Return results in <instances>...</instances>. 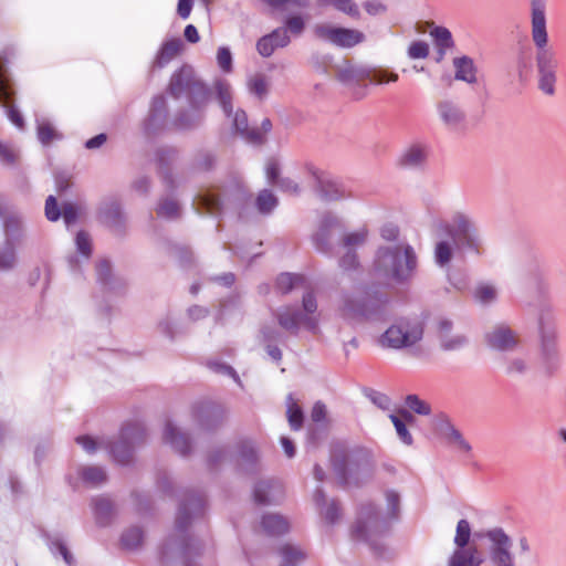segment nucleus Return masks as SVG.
<instances>
[{
    "label": "nucleus",
    "instance_id": "obj_35",
    "mask_svg": "<svg viewBox=\"0 0 566 566\" xmlns=\"http://www.w3.org/2000/svg\"><path fill=\"white\" fill-rule=\"evenodd\" d=\"M515 67L518 82L521 84L526 83L533 70V52L531 46L520 48L516 54Z\"/></svg>",
    "mask_w": 566,
    "mask_h": 566
},
{
    "label": "nucleus",
    "instance_id": "obj_14",
    "mask_svg": "<svg viewBox=\"0 0 566 566\" xmlns=\"http://www.w3.org/2000/svg\"><path fill=\"white\" fill-rule=\"evenodd\" d=\"M423 336V326L419 322L401 321L399 324L391 325L381 336L380 342L384 346L400 349L410 347L421 340Z\"/></svg>",
    "mask_w": 566,
    "mask_h": 566
},
{
    "label": "nucleus",
    "instance_id": "obj_47",
    "mask_svg": "<svg viewBox=\"0 0 566 566\" xmlns=\"http://www.w3.org/2000/svg\"><path fill=\"white\" fill-rule=\"evenodd\" d=\"M282 563L281 565H293L296 566L297 563L303 562L306 558V553L303 552L297 546H294L292 544H284L280 547L279 551Z\"/></svg>",
    "mask_w": 566,
    "mask_h": 566
},
{
    "label": "nucleus",
    "instance_id": "obj_51",
    "mask_svg": "<svg viewBox=\"0 0 566 566\" xmlns=\"http://www.w3.org/2000/svg\"><path fill=\"white\" fill-rule=\"evenodd\" d=\"M17 245L0 243V271H11L17 265Z\"/></svg>",
    "mask_w": 566,
    "mask_h": 566
},
{
    "label": "nucleus",
    "instance_id": "obj_10",
    "mask_svg": "<svg viewBox=\"0 0 566 566\" xmlns=\"http://www.w3.org/2000/svg\"><path fill=\"white\" fill-rule=\"evenodd\" d=\"M305 28L306 20L303 14H287L283 20L282 27L274 29L256 41L255 48L258 53L262 57H270L276 49L286 48L291 43L290 34L298 38L304 33Z\"/></svg>",
    "mask_w": 566,
    "mask_h": 566
},
{
    "label": "nucleus",
    "instance_id": "obj_23",
    "mask_svg": "<svg viewBox=\"0 0 566 566\" xmlns=\"http://www.w3.org/2000/svg\"><path fill=\"white\" fill-rule=\"evenodd\" d=\"M429 148L421 143H415L405 148L397 159V165L403 169L421 170L426 167Z\"/></svg>",
    "mask_w": 566,
    "mask_h": 566
},
{
    "label": "nucleus",
    "instance_id": "obj_26",
    "mask_svg": "<svg viewBox=\"0 0 566 566\" xmlns=\"http://www.w3.org/2000/svg\"><path fill=\"white\" fill-rule=\"evenodd\" d=\"M259 454L250 441H242L238 444L237 470L247 475L258 473Z\"/></svg>",
    "mask_w": 566,
    "mask_h": 566
},
{
    "label": "nucleus",
    "instance_id": "obj_38",
    "mask_svg": "<svg viewBox=\"0 0 566 566\" xmlns=\"http://www.w3.org/2000/svg\"><path fill=\"white\" fill-rule=\"evenodd\" d=\"M305 279L302 274L283 272L279 274L275 280V290L277 293L285 295L292 292L294 289L303 285Z\"/></svg>",
    "mask_w": 566,
    "mask_h": 566
},
{
    "label": "nucleus",
    "instance_id": "obj_29",
    "mask_svg": "<svg viewBox=\"0 0 566 566\" xmlns=\"http://www.w3.org/2000/svg\"><path fill=\"white\" fill-rule=\"evenodd\" d=\"M184 49V42L180 38H172L165 41L153 62V69H163L170 63Z\"/></svg>",
    "mask_w": 566,
    "mask_h": 566
},
{
    "label": "nucleus",
    "instance_id": "obj_15",
    "mask_svg": "<svg viewBox=\"0 0 566 566\" xmlns=\"http://www.w3.org/2000/svg\"><path fill=\"white\" fill-rule=\"evenodd\" d=\"M97 221L108 228L115 235L125 237L127 218L122 202L117 197L104 198L96 209Z\"/></svg>",
    "mask_w": 566,
    "mask_h": 566
},
{
    "label": "nucleus",
    "instance_id": "obj_54",
    "mask_svg": "<svg viewBox=\"0 0 566 566\" xmlns=\"http://www.w3.org/2000/svg\"><path fill=\"white\" fill-rule=\"evenodd\" d=\"M249 92L259 99H264L269 94V84L263 74H256L248 82Z\"/></svg>",
    "mask_w": 566,
    "mask_h": 566
},
{
    "label": "nucleus",
    "instance_id": "obj_6",
    "mask_svg": "<svg viewBox=\"0 0 566 566\" xmlns=\"http://www.w3.org/2000/svg\"><path fill=\"white\" fill-rule=\"evenodd\" d=\"M440 234L452 240L460 253L481 256L484 253L483 239L475 222L467 214L457 212L450 221L439 224Z\"/></svg>",
    "mask_w": 566,
    "mask_h": 566
},
{
    "label": "nucleus",
    "instance_id": "obj_39",
    "mask_svg": "<svg viewBox=\"0 0 566 566\" xmlns=\"http://www.w3.org/2000/svg\"><path fill=\"white\" fill-rule=\"evenodd\" d=\"M167 253L176 258L182 269H190L195 264V256L189 247L168 242Z\"/></svg>",
    "mask_w": 566,
    "mask_h": 566
},
{
    "label": "nucleus",
    "instance_id": "obj_50",
    "mask_svg": "<svg viewBox=\"0 0 566 566\" xmlns=\"http://www.w3.org/2000/svg\"><path fill=\"white\" fill-rule=\"evenodd\" d=\"M217 163L216 155L208 150H200L195 156L191 167L195 171H211Z\"/></svg>",
    "mask_w": 566,
    "mask_h": 566
},
{
    "label": "nucleus",
    "instance_id": "obj_1",
    "mask_svg": "<svg viewBox=\"0 0 566 566\" xmlns=\"http://www.w3.org/2000/svg\"><path fill=\"white\" fill-rule=\"evenodd\" d=\"M167 93L174 99L187 97L189 107L179 108L171 119V128L177 132L199 129L206 119V107L211 99L210 87L197 77L189 64H182L170 76Z\"/></svg>",
    "mask_w": 566,
    "mask_h": 566
},
{
    "label": "nucleus",
    "instance_id": "obj_43",
    "mask_svg": "<svg viewBox=\"0 0 566 566\" xmlns=\"http://www.w3.org/2000/svg\"><path fill=\"white\" fill-rule=\"evenodd\" d=\"M144 541V531L139 526H132L125 530L120 536L123 548L128 551L137 549Z\"/></svg>",
    "mask_w": 566,
    "mask_h": 566
},
{
    "label": "nucleus",
    "instance_id": "obj_41",
    "mask_svg": "<svg viewBox=\"0 0 566 566\" xmlns=\"http://www.w3.org/2000/svg\"><path fill=\"white\" fill-rule=\"evenodd\" d=\"M254 203L261 214L268 216L279 206V199L271 190L262 189L258 193Z\"/></svg>",
    "mask_w": 566,
    "mask_h": 566
},
{
    "label": "nucleus",
    "instance_id": "obj_56",
    "mask_svg": "<svg viewBox=\"0 0 566 566\" xmlns=\"http://www.w3.org/2000/svg\"><path fill=\"white\" fill-rule=\"evenodd\" d=\"M327 423H312L307 428V443L316 447L327 437Z\"/></svg>",
    "mask_w": 566,
    "mask_h": 566
},
{
    "label": "nucleus",
    "instance_id": "obj_32",
    "mask_svg": "<svg viewBox=\"0 0 566 566\" xmlns=\"http://www.w3.org/2000/svg\"><path fill=\"white\" fill-rule=\"evenodd\" d=\"M93 511L98 526H108L114 517V503L106 496L93 499Z\"/></svg>",
    "mask_w": 566,
    "mask_h": 566
},
{
    "label": "nucleus",
    "instance_id": "obj_22",
    "mask_svg": "<svg viewBox=\"0 0 566 566\" xmlns=\"http://www.w3.org/2000/svg\"><path fill=\"white\" fill-rule=\"evenodd\" d=\"M532 36L538 51L546 49L548 35L546 31L545 0H532Z\"/></svg>",
    "mask_w": 566,
    "mask_h": 566
},
{
    "label": "nucleus",
    "instance_id": "obj_59",
    "mask_svg": "<svg viewBox=\"0 0 566 566\" xmlns=\"http://www.w3.org/2000/svg\"><path fill=\"white\" fill-rule=\"evenodd\" d=\"M389 419L392 422V424L396 429V432H397L399 439L401 440V442H403L407 446H411L413 443V438H412V434L410 433V431L408 430L405 421L402 419H400L395 413H390Z\"/></svg>",
    "mask_w": 566,
    "mask_h": 566
},
{
    "label": "nucleus",
    "instance_id": "obj_16",
    "mask_svg": "<svg viewBox=\"0 0 566 566\" xmlns=\"http://www.w3.org/2000/svg\"><path fill=\"white\" fill-rule=\"evenodd\" d=\"M169 130L172 128L167 98L163 94L155 95L143 120V132L147 137H156Z\"/></svg>",
    "mask_w": 566,
    "mask_h": 566
},
{
    "label": "nucleus",
    "instance_id": "obj_8",
    "mask_svg": "<svg viewBox=\"0 0 566 566\" xmlns=\"http://www.w3.org/2000/svg\"><path fill=\"white\" fill-rule=\"evenodd\" d=\"M539 333V366L547 377L558 373L562 367V356L557 344V333L549 310H543L538 317Z\"/></svg>",
    "mask_w": 566,
    "mask_h": 566
},
{
    "label": "nucleus",
    "instance_id": "obj_37",
    "mask_svg": "<svg viewBox=\"0 0 566 566\" xmlns=\"http://www.w3.org/2000/svg\"><path fill=\"white\" fill-rule=\"evenodd\" d=\"M216 97L227 117L232 116V91L227 80L219 78L214 82Z\"/></svg>",
    "mask_w": 566,
    "mask_h": 566
},
{
    "label": "nucleus",
    "instance_id": "obj_49",
    "mask_svg": "<svg viewBox=\"0 0 566 566\" xmlns=\"http://www.w3.org/2000/svg\"><path fill=\"white\" fill-rule=\"evenodd\" d=\"M272 10L279 12H286L292 9H307L311 6V0H262Z\"/></svg>",
    "mask_w": 566,
    "mask_h": 566
},
{
    "label": "nucleus",
    "instance_id": "obj_7",
    "mask_svg": "<svg viewBox=\"0 0 566 566\" xmlns=\"http://www.w3.org/2000/svg\"><path fill=\"white\" fill-rule=\"evenodd\" d=\"M251 199L252 195L242 185L231 182L223 188L222 196L213 189H205L196 196L195 202L199 211L213 216H220L228 205L238 210L239 218H243V210Z\"/></svg>",
    "mask_w": 566,
    "mask_h": 566
},
{
    "label": "nucleus",
    "instance_id": "obj_60",
    "mask_svg": "<svg viewBox=\"0 0 566 566\" xmlns=\"http://www.w3.org/2000/svg\"><path fill=\"white\" fill-rule=\"evenodd\" d=\"M75 244H76L77 252L82 256H84L86 259L91 258V255H92V239H91V235L88 232H86L85 230H80L75 237Z\"/></svg>",
    "mask_w": 566,
    "mask_h": 566
},
{
    "label": "nucleus",
    "instance_id": "obj_57",
    "mask_svg": "<svg viewBox=\"0 0 566 566\" xmlns=\"http://www.w3.org/2000/svg\"><path fill=\"white\" fill-rule=\"evenodd\" d=\"M207 366L213 373L231 377L238 385L242 386L241 379L237 370L229 364L217 360H210L207 363Z\"/></svg>",
    "mask_w": 566,
    "mask_h": 566
},
{
    "label": "nucleus",
    "instance_id": "obj_62",
    "mask_svg": "<svg viewBox=\"0 0 566 566\" xmlns=\"http://www.w3.org/2000/svg\"><path fill=\"white\" fill-rule=\"evenodd\" d=\"M260 334H261V342L264 345H270V344L277 345V343L284 342L283 334L279 329H276L272 326H269V325H263L260 329Z\"/></svg>",
    "mask_w": 566,
    "mask_h": 566
},
{
    "label": "nucleus",
    "instance_id": "obj_48",
    "mask_svg": "<svg viewBox=\"0 0 566 566\" xmlns=\"http://www.w3.org/2000/svg\"><path fill=\"white\" fill-rule=\"evenodd\" d=\"M430 35L433 38L437 49L448 50L454 46L452 33L446 27L434 25L430 31Z\"/></svg>",
    "mask_w": 566,
    "mask_h": 566
},
{
    "label": "nucleus",
    "instance_id": "obj_55",
    "mask_svg": "<svg viewBox=\"0 0 566 566\" xmlns=\"http://www.w3.org/2000/svg\"><path fill=\"white\" fill-rule=\"evenodd\" d=\"M405 403L412 412L420 416H429L431 413V406L420 399V397L416 394L407 395L405 398Z\"/></svg>",
    "mask_w": 566,
    "mask_h": 566
},
{
    "label": "nucleus",
    "instance_id": "obj_17",
    "mask_svg": "<svg viewBox=\"0 0 566 566\" xmlns=\"http://www.w3.org/2000/svg\"><path fill=\"white\" fill-rule=\"evenodd\" d=\"M476 536L482 537V534L478 533ZM483 536L491 543L489 557L493 566H515L513 542L502 527L488 530Z\"/></svg>",
    "mask_w": 566,
    "mask_h": 566
},
{
    "label": "nucleus",
    "instance_id": "obj_25",
    "mask_svg": "<svg viewBox=\"0 0 566 566\" xmlns=\"http://www.w3.org/2000/svg\"><path fill=\"white\" fill-rule=\"evenodd\" d=\"M96 277L97 282L105 289L106 291L114 293H124L127 283L122 277H116L113 274L112 264L107 259L99 260L96 263Z\"/></svg>",
    "mask_w": 566,
    "mask_h": 566
},
{
    "label": "nucleus",
    "instance_id": "obj_21",
    "mask_svg": "<svg viewBox=\"0 0 566 566\" xmlns=\"http://www.w3.org/2000/svg\"><path fill=\"white\" fill-rule=\"evenodd\" d=\"M484 340L488 347L496 352H512L518 345L516 334L506 325H496L485 332Z\"/></svg>",
    "mask_w": 566,
    "mask_h": 566
},
{
    "label": "nucleus",
    "instance_id": "obj_52",
    "mask_svg": "<svg viewBox=\"0 0 566 566\" xmlns=\"http://www.w3.org/2000/svg\"><path fill=\"white\" fill-rule=\"evenodd\" d=\"M84 483L91 485H99L107 480V474L103 468L96 465L84 467L80 472Z\"/></svg>",
    "mask_w": 566,
    "mask_h": 566
},
{
    "label": "nucleus",
    "instance_id": "obj_45",
    "mask_svg": "<svg viewBox=\"0 0 566 566\" xmlns=\"http://www.w3.org/2000/svg\"><path fill=\"white\" fill-rule=\"evenodd\" d=\"M286 416L292 430L298 431L303 427L304 412L303 409L294 401L292 394H289L287 396Z\"/></svg>",
    "mask_w": 566,
    "mask_h": 566
},
{
    "label": "nucleus",
    "instance_id": "obj_58",
    "mask_svg": "<svg viewBox=\"0 0 566 566\" xmlns=\"http://www.w3.org/2000/svg\"><path fill=\"white\" fill-rule=\"evenodd\" d=\"M448 442L455 443L459 450L470 453L472 450L471 444L463 438L462 433L452 426L443 436Z\"/></svg>",
    "mask_w": 566,
    "mask_h": 566
},
{
    "label": "nucleus",
    "instance_id": "obj_64",
    "mask_svg": "<svg viewBox=\"0 0 566 566\" xmlns=\"http://www.w3.org/2000/svg\"><path fill=\"white\" fill-rule=\"evenodd\" d=\"M448 566H473L472 551L455 549L449 558Z\"/></svg>",
    "mask_w": 566,
    "mask_h": 566
},
{
    "label": "nucleus",
    "instance_id": "obj_24",
    "mask_svg": "<svg viewBox=\"0 0 566 566\" xmlns=\"http://www.w3.org/2000/svg\"><path fill=\"white\" fill-rule=\"evenodd\" d=\"M177 155L178 150L172 147H161L156 150L158 174L169 191H174L177 187L170 167Z\"/></svg>",
    "mask_w": 566,
    "mask_h": 566
},
{
    "label": "nucleus",
    "instance_id": "obj_61",
    "mask_svg": "<svg viewBox=\"0 0 566 566\" xmlns=\"http://www.w3.org/2000/svg\"><path fill=\"white\" fill-rule=\"evenodd\" d=\"M468 344V337L465 335H455L440 337V347L444 352L458 350Z\"/></svg>",
    "mask_w": 566,
    "mask_h": 566
},
{
    "label": "nucleus",
    "instance_id": "obj_5",
    "mask_svg": "<svg viewBox=\"0 0 566 566\" xmlns=\"http://www.w3.org/2000/svg\"><path fill=\"white\" fill-rule=\"evenodd\" d=\"M390 528V522L380 516L374 503L368 502L359 506L357 518L352 527V536L368 543L375 556L385 557L387 548L376 538L387 535Z\"/></svg>",
    "mask_w": 566,
    "mask_h": 566
},
{
    "label": "nucleus",
    "instance_id": "obj_27",
    "mask_svg": "<svg viewBox=\"0 0 566 566\" xmlns=\"http://www.w3.org/2000/svg\"><path fill=\"white\" fill-rule=\"evenodd\" d=\"M437 108L443 124L451 129L458 128L465 119V113L453 101H441Z\"/></svg>",
    "mask_w": 566,
    "mask_h": 566
},
{
    "label": "nucleus",
    "instance_id": "obj_44",
    "mask_svg": "<svg viewBox=\"0 0 566 566\" xmlns=\"http://www.w3.org/2000/svg\"><path fill=\"white\" fill-rule=\"evenodd\" d=\"M156 213L160 218L176 220L181 216V208L176 200L170 198H161L157 205Z\"/></svg>",
    "mask_w": 566,
    "mask_h": 566
},
{
    "label": "nucleus",
    "instance_id": "obj_19",
    "mask_svg": "<svg viewBox=\"0 0 566 566\" xmlns=\"http://www.w3.org/2000/svg\"><path fill=\"white\" fill-rule=\"evenodd\" d=\"M536 67L538 73V88L546 95L552 96L555 94V84L557 81L556 70L557 60L552 50H543L537 52Z\"/></svg>",
    "mask_w": 566,
    "mask_h": 566
},
{
    "label": "nucleus",
    "instance_id": "obj_33",
    "mask_svg": "<svg viewBox=\"0 0 566 566\" xmlns=\"http://www.w3.org/2000/svg\"><path fill=\"white\" fill-rule=\"evenodd\" d=\"M42 538L45 541L50 552L56 556L61 555L63 560L67 566H74L75 565V558L67 548L65 542L60 536H54L48 531L41 532Z\"/></svg>",
    "mask_w": 566,
    "mask_h": 566
},
{
    "label": "nucleus",
    "instance_id": "obj_12",
    "mask_svg": "<svg viewBox=\"0 0 566 566\" xmlns=\"http://www.w3.org/2000/svg\"><path fill=\"white\" fill-rule=\"evenodd\" d=\"M228 410L221 402L210 399L199 400L192 406V418L206 432H216L226 422Z\"/></svg>",
    "mask_w": 566,
    "mask_h": 566
},
{
    "label": "nucleus",
    "instance_id": "obj_18",
    "mask_svg": "<svg viewBox=\"0 0 566 566\" xmlns=\"http://www.w3.org/2000/svg\"><path fill=\"white\" fill-rule=\"evenodd\" d=\"M333 469L340 485L359 486L363 483V476L369 472V463L367 460L343 457L333 463Z\"/></svg>",
    "mask_w": 566,
    "mask_h": 566
},
{
    "label": "nucleus",
    "instance_id": "obj_36",
    "mask_svg": "<svg viewBox=\"0 0 566 566\" xmlns=\"http://www.w3.org/2000/svg\"><path fill=\"white\" fill-rule=\"evenodd\" d=\"M453 66L455 69V80L463 81L469 84L476 83V67L473 59L467 55L454 57Z\"/></svg>",
    "mask_w": 566,
    "mask_h": 566
},
{
    "label": "nucleus",
    "instance_id": "obj_20",
    "mask_svg": "<svg viewBox=\"0 0 566 566\" xmlns=\"http://www.w3.org/2000/svg\"><path fill=\"white\" fill-rule=\"evenodd\" d=\"M333 229L344 230L342 220L332 212H325L321 219L319 228L313 235V242L317 251L331 254L333 252L332 235Z\"/></svg>",
    "mask_w": 566,
    "mask_h": 566
},
{
    "label": "nucleus",
    "instance_id": "obj_3",
    "mask_svg": "<svg viewBox=\"0 0 566 566\" xmlns=\"http://www.w3.org/2000/svg\"><path fill=\"white\" fill-rule=\"evenodd\" d=\"M417 271L418 256L413 247L407 242H400L378 247L370 274L387 285L409 286Z\"/></svg>",
    "mask_w": 566,
    "mask_h": 566
},
{
    "label": "nucleus",
    "instance_id": "obj_2",
    "mask_svg": "<svg viewBox=\"0 0 566 566\" xmlns=\"http://www.w3.org/2000/svg\"><path fill=\"white\" fill-rule=\"evenodd\" d=\"M207 506L206 495L193 490H186L180 499L175 530L178 535L169 536L161 545L159 559L161 564H167L170 559V551L177 547L184 566H199L193 563V558L200 557L203 552V543L188 533L192 521L203 516Z\"/></svg>",
    "mask_w": 566,
    "mask_h": 566
},
{
    "label": "nucleus",
    "instance_id": "obj_11",
    "mask_svg": "<svg viewBox=\"0 0 566 566\" xmlns=\"http://www.w3.org/2000/svg\"><path fill=\"white\" fill-rule=\"evenodd\" d=\"M304 168L313 178V191L322 201L332 202L352 198V192L346 188L340 178L319 169L312 163H306Z\"/></svg>",
    "mask_w": 566,
    "mask_h": 566
},
{
    "label": "nucleus",
    "instance_id": "obj_4",
    "mask_svg": "<svg viewBox=\"0 0 566 566\" xmlns=\"http://www.w3.org/2000/svg\"><path fill=\"white\" fill-rule=\"evenodd\" d=\"M390 298L376 284L361 285L354 293L343 294L342 312L350 318L386 321L389 317Z\"/></svg>",
    "mask_w": 566,
    "mask_h": 566
},
{
    "label": "nucleus",
    "instance_id": "obj_28",
    "mask_svg": "<svg viewBox=\"0 0 566 566\" xmlns=\"http://www.w3.org/2000/svg\"><path fill=\"white\" fill-rule=\"evenodd\" d=\"M164 441L182 457L191 453V440L188 434L180 432L170 421L166 423Z\"/></svg>",
    "mask_w": 566,
    "mask_h": 566
},
{
    "label": "nucleus",
    "instance_id": "obj_46",
    "mask_svg": "<svg viewBox=\"0 0 566 566\" xmlns=\"http://www.w3.org/2000/svg\"><path fill=\"white\" fill-rule=\"evenodd\" d=\"M454 245L448 240H440L434 247V261L440 268L449 265L453 258Z\"/></svg>",
    "mask_w": 566,
    "mask_h": 566
},
{
    "label": "nucleus",
    "instance_id": "obj_9",
    "mask_svg": "<svg viewBox=\"0 0 566 566\" xmlns=\"http://www.w3.org/2000/svg\"><path fill=\"white\" fill-rule=\"evenodd\" d=\"M147 432L139 422H128L122 426L117 439L104 441V448L113 460L122 465H130L134 461L135 448L146 441Z\"/></svg>",
    "mask_w": 566,
    "mask_h": 566
},
{
    "label": "nucleus",
    "instance_id": "obj_31",
    "mask_svg": "<svg viewBox=\"0 0 566 566\" xmlns=\"http://www.w3.org/2000/svg\"><path fill=\"white\" fill-rule=\"evenodd\" d=\"M3 229L4 240L3 242L13 245H19L23 239V224L22 219L17 214H4Z\"/></svg>",
    "mask_w": 566,
    "mask_h": 566
},
{
    "label": "nucleus",
    "instance_id": "obj_63",
    "mask_svg": "<svg viewBox=\"0 0 566 566\" xmlns=\"http://www.w3.org/2000/svg\"><path fill=\"white\" fill-rule=\"evenodd\" d=\"M336 78L343 84H352L361 78V71L353 65H348L337 72Z\"/></svg>",
    "mask_w": 566,
    "mask_h": 566
},
{
    "label": "nucleus",
    "instance_id": "obj_30",
    "mask_svg": "<svg viewBox=\"0 0 566 566\" xmlns=\"http://www.w3.org/2000/svg\"><path fill=\"white\" fill-rule=\"evenodd\" d=\"M303 312L300 310H292L290 306L279 308L274 316L279 325L290 334L297 336L302 325Z\"/></svg>",
    "mask_w": 566,
    "mask_h": 566
},
{
    "label": "nucleus",
    "instance_id": "obj_34",
    "mask_svg": "<svg viewBox=\"0 0 566 566\" xmlns=\"http://www.w3.org/2000/svg\"><path fill=\"white\" fill-rule=\"evenodd\" d=\"M261 526L269 536H281L289 532L287 520L275 513H266L261 518Z\"/></svg>",
    "mask_w": 566,
    "mask_h": 566
},
{
    "label": "nucleus",
    "instance_id": "obj_53",
    "mask_svg": "<svg viewBox=\"0 0 566 566\" xmlns=\"http://www.w3.org/2000/svg\"><path fill=\"white\" fill-rule=\"evenodd\" d=\"M471 536V525L468 520H460L457 524L454 544L457 549H467Z\"/></svg>",
    "mask_w": 566,
    "mask_h": 566
},
{
    "label": "nucleus",
    "instance_id": "obj_13",
    "mask_svg": "<svg viewBox=\"0 0 566 566\" xmlns=\"http://www.w3.org/2000/svg\"><path fill=\"white\" fill-rule=\"evenodd\" d=\"M313 34L317 40L328 42L342 49H350L366 40L364 32L357 29L335 27L326 23H318L313 28Z\"/></svg>",
    "mask_w": 566,
    "mask_h": 566
},
{
    "label": "nucleus",
    "instance_id": "obj_42",
    "mask_svg": "<svg viewBox=\"0 0 566 566\" xmlns=\"http://www.w3.org/2000/svg\"><path fill=\"white\" fill-rule=\"evenodd\" d=\"M530 371V365L523 357L504 358V373L506 376L516 378L525 376Z\"/></svg>",
    "mask_w": 566,
    "mask_h": 566
},
{
    "label": "nucleus",
    "instance_id": "obj_40",
    "mask_svg": "<svg viewBox=\"0 0 566 566\" xmlns=\"http://www.w3.org/2000/svg\"><path fill=\"white\" fill-rule=\"evenodd\" d=\"M279 486V483L273 480L258 481L253 488L254 502L259 505L272 504V500L270 499L271 491Z\"/></svg>",
    "mask_w": 566,
    "mask_h": 566
}]
</instances>
